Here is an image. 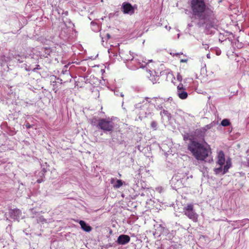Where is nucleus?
Instances as JSON below:
<instances>
[{
  "label": "nucleus",
  "instance_id": "obj_1",
  "mask_svg": "<svg viewBox=\"0 0 249 249\" xmlns=\"http://www.w3.org/2000/svg\"><path fill=\"white\" fill-rule=\"evenodd\" d=\"M190 8L192 15L198 19L197 26L206 29H215L218 20L213 8L208 6L205 0H191Z\"/></svg>",
  "mask_w": 249,
  "mask_h": 249
},
{
  "label": "nucleus",
  "instance_id": "obj_2",
  "mask_svg": "<svg viewBox=\"0 0 249 249\" xmlns=\"http://www.w3.org/2000/svg\"><path fill=\"white\" fill-rule=\"evenodd\" d=\"M188 148L197 160L204 161L211 153L210 148L206 147L202 143L196 141L191 142Z\"/></svg>",
  "mask_w": 249,
  "mask_h": 249
},
{
  "label": "nucleus",
  "instance_id": "obj_3",
  "mask_svg": "<svg viewBox=\"0 0 249 249\" xmlns=\"http://www.w3.org/2000/svg\"><path fill=\"white\" fill-rule=\"evenodd\" d=\"M98 126L104 131L111 132L114 129V123L109 118L98 119Z\"/></svg>",
  "mask_w": 249,
  "mask_h": 249
},
{
  "label": "nucleus",
  "instance_id": "obj_4",
  "mask_svg": "<svg viewBox=\"0 0 249 249\" xmlns=\"http://www.w3.org/2000/svg\"><path fill=\"white\" fill-rule=\"evenodd\" d=\"M184 214L189 219L196 222L197 220V215L194 212V207L192 204H188L183 208Z\"/></svg>",
  "mask_w": 249,
  "mask_h": 249
},
{
  "label": "nucleus",
  "instance_id": "obj_5",
  "mask_svg": "<svg viewBox=\"0 0 249 249\" xmlns=\"http://www.w3.org/2000/svg\"><path fill=\"white\" fill-rule=\"evenodd\" d=\"M148 73L149 75L148 76V77L153 84L160 82V75L155 71L149 70Z\"/></svg>",
  "mask_w": 249,
  "mask_h": 249
},
{
  "label": "nucleus",
  "instance_id": "obj_6",
  "mask_svg": "<svg viewBox=\"0 0 249 249\" xmlns=\"http://www.w3.org/2000/svg\"><path fill=\"white\" fill-rule=\"evenodd\" d=\"M123 9L124 14L132 15L134 13V9L130 3H124Z\"/></svg>",
  "mask_w": 249,
  "mask_h": 249
},
{
  "label": "nucleus",
  "instance_id": "obj_7",
  "mask_svg": "<svg viewBox=\"0 0 249 249\" xmlns=\"http://www.w3.org/2000/svg\"><path fill=\"white\" fill-rule=\"evenodd\" d=\"M130 241V237L126 234H121L117 239V243L119 245H125Z\"/></svg>",
  "mask_w": 249,
  "mask_h": 249
},
{
  "label": "nucleus",
  "instance_id": "obj_8",
  "mask_svg": "<svg viewBox=\"0 0 249 249\" xmlns=\"http://www.w3.org/2000/svg\"><path fill=\"white\" fill-rule=\"evenodd\" d=\"M9 214L12 219L16 220L19 218L21 212L18 209H11L9 210Z\"/></svg>",
  "mask_w": 249,
  "mask_h": 249
},
{
  "label": "nucleus",
  "instance_id": "obj_9",
  "mask_svg": "<svg viewBox=\"0 0 249 249\" xmlns=\"http://www.w3.org/2000/svg\"><path fill=\"white\" fill-rule=\"evenodd\" d=\"M226 162L225 155L224 152L220 150L218 153L217 164L219 166H223Z\"/></svg>",
  "mask_w": 249,
  "mask_h": 249
},
{
  "label": "nucleus",
  "instance_id": "obj_10",
  "mask_svg": "<svg viewBox=\"0 0 249 249\" xmlns=\"http://www.w3.org/2000/svg\"><path fill=\"white\" fill-rule=\"evenodd\" d=\"M81 228L85 231L89 232L91 230V227L85 223V221L81 220L79 222Z\"/></svg>",
  "mask_w": 249,
  "mask_h": 249
},
{
  "label": "nucleus",
  "instance_id": "obj_11",
  "mask_svg": "<svg viewBox=\"0 0 249 249\" xmlns=\"http://www.w3.org/2000/svg\"><path fill=\"white\" fill-rule=\"evenodd\" d=\"M177 94L179 98L182 100L187 99L188 96V93L186 92L185 89L177 91Z\"/></svg>",
  "mask_w": 249,
  "mask_h": 249
},
{
  "label": "nucleus",
  "instance_id": "obj_12",
  "mask_svg": "<svg viewBox=\"0 0 249 249\" xmlns=\"http://www.w3.org/2000/svg\"><path fill=\"white\" fill-rule=\"evenodd\" d=\"M52 51L49 48H43L42 49V52L43 53L40 54V56L44 57H47L50 55Z\"/></svg>",
  "mask_w": 249,
  "mask_h": 249
},
{
  "label": "nucleus",
  "instance_id": "obj_13",
  "mask_svg": "<svg viewBox=\"0 0 249 249\" xmlns=\"http://www.w3.org/2000/svg\"><path fill=\"white\" fill-rule=\"evenodd\" d=\"M226 165L224 166V174H226L228 172V170L231 167V161L230 159L227 160Z\"/></svg>",
  "mask_w": 249,
  "mask_h": 249
},
{
  "label": "nucleus",
  "instance_id": "obj_14",
  "mask_svg": "<svg viewBox=\"0 0 249 249\" xmlns=\"http://www.w3.org/2000/svg\"><path fill=\"white\" fill-rule=\"evenodd\" d=\"M214 173L216 175H219L220 174L222 175H225L224 174V167L223 166H220L219 167H217L216 168L213 169Z\"/></svg>",
  "mask_w": 249,
  "mask_h": 249
},
{
  "label": "nucleus",
  "instance_id": "obj_15",
  "mask_svg": "<svg viewBox=\"0 0 249 249\" xmlns=\"http://www.w3.org/2000/svg\"><path fill=\"white\" fill-rule=\"evenodd\" d=\"M124 182L121 180L118 179L116 183L113 185L114 188H119L124 185Z\"/></svg>",
  "mask_w": 249,
  "mask_h": 249
},
{
  "label": "nucleus",
  "instance_id": "obj_16",
  "mask_svg": "<svg viewBox=\"0 0 249 249\" xmlns=\"http://www.w3.org/2000/svg\"><path fill=\"white\" fill-rule=\"evenodd\" d=\"M152 60H146V59H145V60H142V62L144 63V64H142L141 66H140V68H144L147 64H148L149 62H152Z\"/></svg>",
  "mask_w": 249,
  "mask_h": 249
},
{
  "label": "nucleus",
  "instance_id": "obj_17",
  "mask_svg": "<svg viewBox=\"0 0 249 249\" xmlns=\"http://www.w3.org/2000/svg\"><path fill=\"white\" fill-rule=\"evenodd\" d=\"M230 122L227 119H224L221 122V125L223 126H227L230 125Z\"/></svg>",
  "mask_w": 249,
  "mask_h": 249
},
{
  "label": "nucleus",
  "instance_id": "obj_18",
  "mask_svg": "<svg viewBox=\"0 0 249 249\" xmlns=\"http://www.w3.org/2000/svg\"><path fill=\"white\" fill-rule=\"evenodd\" d=\"M185 89L182 83H180L177 87V91Z\"/></svg>",
  "mask_w": 249,
  "mask_h": 249
},
{
  "label": "nucleus",
  "instance_id": "obj_19",
  "mask_svg": "<svg viewBox=\"0 0 249 249\" xmlns=\"http://www.w3.org/2000/svg\"><path fill=\"white\" fill-rule=\"evenodd\" d=\"M177 79L178 81H179L180 82H181V81H182V75L178 73V75H177Z\"/></svg>",
  "mask_w": 249,
  "mask_h": 249
},
{
  "label": "nucleus",
  "instance_id": "obj_20",
  "mask_svg": "<svg viewBox=\"0 0 249 249\" xmlns=\"http://www.w3.org/2000/svg\"><path fill=\"white\" fill-rule=\"evenodd\" d=\"M157 124L156 122H152V123L151 124V126L152 128H153V129H156V128H157Z\"/></svg>",
  "mask_w": 249,
  "mask_h": 249
},
{
  "label": "nucleus",
  "instance_id": "obj_21",
  "mask_svg": "<svg viewBox=\"0 0 249 249\" xmlns=\"http://www.w3.org/2000/svg\"><path fill=\"white\" fill-rule=\"evenodd\" d=\"M25 126L27 129H30V128L32 127V126L29 123H27L25 124Z\"/></svg>",
  "mask_w": 249,
  "mask_h": 249
},
{
  "label": "nucleus",
  "instance_id": "obj_22",
  "mask_svg": "<svg viewBox=\"0 0 249 249\" xmlns=\"http://www.w3.org/2000/svg\"><path fill=\"white\" fill-rule=\"evenodd\" d=\"M197 131L198 132L200 131V132H203V133H205V131H206V129H204V128H201V129H197Z\"/></svg>",
  "mask_w": 249,
  "mask_h": 249
},
{
  "label": "nucleus",
  "instance_id": "obj_23",
  "mask_svg": "<svg viewBox=\"0 0 249 249\" xmlns=\"http://www.w3.org/2000/svg\"><path fill=\"white\" fill-rule=\"evenodd\" d=\"M42 181H43V179H38V180H37V182L38 183H41V182H42Z\"/></svg>",
  "mask_w": 249,
  "mask_h": 249
},
{
  "label": "nucleus",
  "instance_id": "obj_24",
  "mask_svg": "<svg viewBox=\"0 0 249 249\" xmlns=\"http://www.w3.org/2000/svg\"><path fill=\"white\" fill-rule=\"evenodd\" d=\"M114 181V179L113 178H112L111 180V183L112 184Z\"/></svg>",
  "mask_w": 249,
  "mask_h": 249
},
{
  "label": "nucleus",
  "instance_id": "obj_25",
  "mask_svg": "<svg viewBox=\"0 0 249 249\" xmlns=\"http://www.w3.org/2000/svg\"><path fill=\"white\" fill-rule=\"evenodd\" d=\"M207 58H210V54H207Z\"/></svg>",
  "mask_w": 249,
  "mask_h": 249
},
{
  "label": "nucleus",
  "instance_id": "obj_26",
  "mask_svg": "<svg viewBox=\"0 0 249 249\" xmlns=\"http://www.w3.org/2000/svg\"><path fill=\"white\" fill-rule=\"evenodd\" d=\"M107 37L109 38L110 37V35L109 34H107Z\"/></svg>",
  "mask_w": 249,
  "mask_h": 249
},
{
  "label": "nucleus",
  "instance_id": "obj_27",
  "mask_svg": "<svg viewBox=\"0 0 249 249\" xmlns=\"http://www.w3.org/2000/svg\"><path fill=\"white\" fill-rule=\"evenodd\" d=\"M167 112V111L165 110H163V112Z\"/></svg>",
  "mask_w": 249,
  "mask_h": 249
},
{
  "label": "nucleus",
  "instance_id": "obj_28",
  "mask_svg": "<svg viewBox=\"0 0 249 249\" xmlns=\"http://www.w3.org/2000/svg\"><path fill=\"white\" fill-rule=\"evenodd\" d=\"M118 175H119V177L121 176V174L120 173H119Z\"/></svg>",
  "mask_w": 249,
  "mask_h": 249
}]
</instances>
